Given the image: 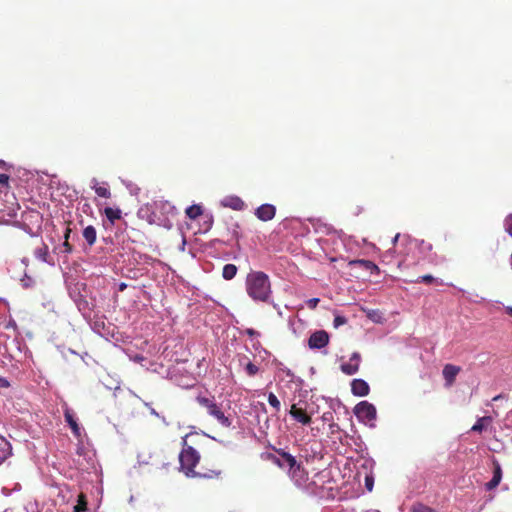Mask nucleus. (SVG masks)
Here are the masks:
<instances>
[{"label":"nucleus","mask_w":512,"mask_h":512,"mask_svg":"<svg viewBox=\"0 0 512 512\" xmlns=\"http://www.w3.org/2000/svg\"><path fill=\"white\" fill-rule=\"evenodd\" d=\"M92 183V188L99 197L105 199H109L111 197V191L107 183L103 182L100 184L95 178L92 179Z\"/></svg>","instance_id":"obj_17"},{"label":"nucleus","mask_w":512,"mask_h":512,"mask_svg":"<svg viewBox=\"0 0 512 512\" xmlns=\"http://www.w3.org/2000/svg\"><path fill=\"white\" fill-rule=\"evenodd\" d=\"M165 208H171V206L168 202L154 201L151 204H147L146 208L145 209L142 208L140 212L150 211L151 213L147 216V221L150 224L161 225V224H163L164 220H162L160 217L157 216L156 211L164 210Z\"/></svg>","instance_id":"obj_5"},{"label":"nucleus","mask_w":512,"mask_h":512,"mask_svg":"<svg viewBox=\"0 0 512 512\" xmlns=\"http://www.w3.org/2000/svg\"><path fill=\"white\" fill-rule=\"evenodd\" d=\"M104 214L111 223H114L116 220L121 218V211L111 207H106L104 209Z\"/></svg>","instance_id":"obj_24"},{"label":"nucleus","mask_w":512,"mask_h":512,"mask_svg":"<svg viewBox=\"0 0 512 512\" xmlns=\"http://www.w3.org/2000/svg\"><path fill=\"white\" fill-rule=\"evenodd\" d=\"M289 414L302 425H309L311 423V416L307 413L305 408L298 406V404L291 406Z\"/></svg>","instance_id":"obj_8"},{"label":"nucleus","mask_w":512,"mask_h":512,"mask_svg":"<svg viewBox=\"0 0 512 512\" xmlns=\"http://www.w3.org/2000/svg\"><path fill=\"white\" fill-rule=\"evenodd\" d=\"M237 267L234 264H226L222 270V276L225 280H231L236 276Z\"/></svg>","instance_id":"obj_23"},{"label":"nucleus","mask_w":512,"mask_h":512,"mask_svg":"<svg viewBox=\"0 0 512 512\" xmlns=\"http://www.w3.org/2000/svg\"><path fill=\"white\" fill-rule=\"evenodd\" d=\"M277 453L282 457V462L284 463V467L288 466L289 470L292 472L293 476L296 474L297 471H300L301 466L297 463L294 456L291 454L283 451V450H277Z\"/></svg>","instance_id":"obj_12"},{"label":"nucleus","mask_w":512,"mask_h":512,"mask_svg":"<svg viewBox=\"0 0 512 512\" xmlns=\"http://www.w3.org/2000/svg\"><path fill=\"white\" fill-rule=\"evenodd\" d=\"M243 360H247V357H243L240 360V363L241 365L244 366V370L247 373V375L250 377L255 376L259 372V367L252 363L251 361H247L246 363H244Z\"/></svg>","instance_id":"obj_21"},{"label":"nucleus","mask_w":512,"mask_h":512,"mask_svg":"<svg viewBox=\"0 0 512 512\" xmlns=\"http://www.w3.org/2000/svg\"><path fill=\"white\" fill-rule=\"evenodd\" d=\"M399 236H400L399 234H396V235H395V237L393 238L392 242H393V244H394V245H395V244H396V242L398 241Z\"/></svg>","instance_id":"obj_45"},{"label":"nucleus","mask_w":512,"mask_h":512,"mask_svg":"<svg viewBox=\"0 0 512 512\" xmlns=\"http://www.w3.org/2000/svg\"><path fill=\"white\" fill-rule=\"evenodd\" d=\"M268 403L278 412L280 410V401L274 393H269Z\"/></svg>","instance_id":"obj_27"},{"label":"nucleus","mask_w":512,"mask_h":512,"mask_svg":"<svg viewBox=\"0 0 512 512\" xmlns=\"http://www.w3.org/2000/svg\"><path fill=\"white\" fill-rule=\"evenodd\" d=\"M354 414L362 422H371L376 419V408L367 401H361L354 408Z\"/></svg>","instance_id":"obj_4"},{"label":"nucleus","mask_w":512,"mask_h":512,"mask_svg":"<svg viewBox=\"0 0 512 512\" xmlns=\"http://www.w3.org/2000/svg\"><path fill=\"white\" fill-rule=\"evenodd\" d=\"M127 288V284L122 282L119 284V291H124Z\"/></svg>","instance_id":"obj_41"},{"label":"nucleus","mask_w":512,"mask_h":512,"mask_svg":"<svg viewBox=\"0 0 512 512\" xmlns=\"http://www.w3.org/2000/svg\"><path fill=\"white\" fill-rule=\"evenodd\" d=\"M8 387H10V382L6 378L0 376V388Z\"/></svg>","instance_id":"obj_36"},{"label":"nucleus","mask_w":512,"mask_h":512,"mask_svg":"<svg viewBox=\"0 0 512 512\" xmlns=\"http://www.w3.org/2000/svg\"><path fill=\"white\" fill-rule=\"evenodd\" d=\"M275 214L276 208L272 204H262L255 211L256 217L264 222L272 220L275 217Z\"/></svg>","instance_id":"obj_10"},{"label":"nucleus","mask_w":512,"mask_h":512,"mask_svg":"<svg viewBox=\"0 0 512 512\" xmlns=\"http://www.w3.org/2000/svg\"><path fill=\"white\" fill-rule=\"evenodd\" d=\"M195 400L201 407L205 408L207 413L214 417L223 427L228 428L231 426V420L225 416L224 412L221 410V407L216 403L214 396L207 397L204 395H198Z\"/></svg>","instance_id":"obj_3"},{"label":"nucleus","mask_w":512,"mask_h":512,"mask_svg":"<svg viewBox=\"0 0 512 512\" xmlns=\"http://www.w3.org/2000/svg\"><path fill=\"white\" fill-rule=\"evenodd\" d=\"M246 292L255 301L267 302L271 296V283L262 271H251L246 277Z\"/></svg>","instance_id":"obj_2"},{"label":"nucleus","mask_w":512,"mask_h":512,"mask_svg":"<svg viewBox=\"0 0 512 512\" xmlns=\"http://www.w3.org/2000/svg\"><path fill=\"white\" fill-rule=\"evenodd\" d=\"M494 470H493V477L492 479L485 484L486 490L490 491L495 489L502 479V469L500 464L495 460L493 462Z\"/></svg>","instance_id":"obj_13"},{"label":"nucleus","mask_w":512,"mask_h":512,"mask_svg":"<svg viewBox=\"0 0 512 512\" xmlns=\"http://www.w3.org/2000/svg\"><path fill=\"white\" fill-rule=\"evenodd\" d=\"M505 311H506V313H507L508 315H510V316L512 317V307H511V306H507V307L505 308Z\"/></svg>","instance_id":"obj_43"},{"label":"nucleus","mask_w":512,"mask_h":512,"mask_svg":"<svg viewBox=\"0 0 512 512\" xmlns=\"http://www.w3.org/2000/svg\"><path fill=\"white\" fill-rule=\"evenodd\" d=\"M492 422V417L490 416H484L479 418L476 423L472 426L471 430L474 432L481 433L484 428Z\"/></svg>","instance_id":"obj_20"},{"label":"nucleus","mask_w":512,"mask_h":512,"mask_svg":"<svg viewBox=\"0 0 512 512\" xmlns=\"http://www.w3.org/2000/svg\"><path fill=\"white\" fill-rule=\"evenodd\" d=\"M87 511V498L84 493L78 495L77 504L74 506L73 512H86Z\"/></svg>","instance_id":"obj_25"},{"label":"nucleus","mask_w":512,"mask_h":512,"mask_svg":"<svg viewBox=\"0 0 512 512\" xmlns=\"http://www.w3.org/2000/svg\"><path fill=\"white\" fill-rule=\"evenodd\" d=\"M350 266H359L367 271H369L371 274H379L380 270L379 267L370 260L365 259H356L349 262Z\"/></svg>","instance_id":"obj_15"},{"label":"nucleus","mask_w":512,"mask_h":512,"mask_svg":"<svg viewBox=\"0 0 512 512\" xmlns=\"http://www.w3.org/2000/svg\"><path fill=\"white\" fill-rule=\"evenodd\" d=\"M271 462L279 466L280 468H284V463L282 462V457H277L276 455L269 454L267 457Z\"/></svg>","instance_id":"obj_31"},{"label":"nucleus","mask_w":512,"mask_h":512,"mask_svg":"<svg viewBox=\"0 0 512 512\" xmlns=\"http://www.w3.org/2000/svg\"><path fill=\"white\" fill-rule=\"evenodd\" d=\"M504 398V396L502 394H499L497 396H495L492 401H500V399Z\"/></svg>","instance_id":"obj_44"},{"label":"nucleus","mask_w":512,"mask_h":512,"mask_svg":"<svg viewBox=\"0 0 512 512\" xmlns=\"http://www.w3.org/2000/svg\"><path fill=\"white\" fill-rule=\"evenodd\" d=\"M9 182V176L7 174H0V184L1 185H8Z\"/></svg>","instance_id":"obj_35"},{"label":"nucleus","mask_w":512,"mask_h":512,"mask_svg":"<svg viewBox=\"0 0 512 512\" xmlns=\"http://www.w3.org/2000/svg\"><path fill=\"white\" fill-rule=\"evenodd\" d=\"M187 437L188 435L183 437V447L179 453L180 471L183 472L185 476L189 478H218L221 475V470L219 469H207L205 471L199 472L195 470L196 466L200 462L201 457L198 451H196L192 446L187 444Z\"/></svg>","instance_id":"obj_1"},{"label":"nucleus","mask_w":512,"mask_h":512,"mask_svg":"<svg viewBox=\"0 0 512 512\" xmlns=\"http://www.w3.org/2000/svg\"><path fill=\"white\" fill-rule=\"evenodd\" d=\"M351 392L358 397L367 396L370 392L368 383L363 379H354L351 382Z\"/></svg>","instance_id":"obj_11"},{"label":"nucleus","mask_w":512,"mask_h":512,"mask_svg":"<svg viewBox=\"0 0 512 512\" xmlns=\"http://www.w3.org/2000/svg\"><path fill=\"white\" fill-rule=\"evenodd\" d=\"M63 247H64V251L66 253H71L72 250H73V248H72L71 244L69 243V241H64Z\"/></svg>","instance_id":"obj_37"},{"label":"nucleus","mask_w":512,"mask_h":512,"mask_svg":"<svg viewBox=\"0 0 512 512\" xmlns=\"http://www.w3.org/2000/svg\"><path fill=\"white\" fill-rule=\"evenodd\" d=\"M246 333H247L248 335H250V336H253V335L257 334V332H256L255 330H253V329H247V330H246Z\"/></svg>","instance_id":"obj_42"},{"label":"nucleus","mask_w":512,"mask_h":512,"mask_svg":"<svg viewBox=\"0 0 512 512\" xmlns=\"http://www.w3.org/2000/svg\"><path fill=\"white\" fill-rule=\"evenodd\" d=\"M320 299L319 298H311L307 300L306 304L309 309H315L317 305L319 304Z\"/></svg>","instance_id":"obj_34"},{"label":"nucleus","mask_w":512,"mask_h":512,"mask_svg":"<svg viewBox=\"0 0 512 512\" xmlns=\"http://www.w3.org/2000/svg\"><path fill=\"white\" fill-rule=\"evenodd\" d=\"M460 371H461V367L453 365V364H446L443 367L442 374H443V378L445 380V385L447 387H450L454 384L456 377Z\"/></svg>","instance_id":"obj_9"},{"label":"nucleus","mask_w":512,"mask_h":512,"mask_svg":"<svg viewBox=\"0 0 512 512\" xmlns=\"http://www.w3.org/2000/svg\"><path fill=\"white\" fill-rule=\"evenodd\" d=\"M411 512H436L435 509L421 503V502H416L414 503L412 506H411V509H410Z\"/></svg>","instance_id":"obj_26"},{"label":"nucleus","mask_w":512,"mask_h":512,"mask_svg":"<svg viewBox=\"0 0 512 512\" xmlns=\"http://www.w3.org/2000/svg\"><path fill=\"white\" fill-rule=\"evenodd\" d=\"M221 205L236 211H241L245 207L244 201L238 196H227L221 201Z\"/></svg>","instance_id":"obj_14"},{"label":"nucleus","mask_w":512,"mask_h":512,"mask_svg":"<svg viewBox=\"0 0 512 512\" xmlns=\"http://www.w3.org/2000/svg\"><path fill=\"white\" fill-rule=\"evenodd\" d=\"M374 486V477L372 474L366 475L365 477V487L366 489L371 492L373 490Z\"/></svg>","instance_id":"obj_30"},{"label":"nucleus","mask_w":512,"mask_h":512,"mask_svg":"<svg viewBox=\"0 0 512 512\" xmlns=\"http://www.w3.org/2000/svg\"><path fill=\"white\" fill-rule=\"evenodd\" d=\"M12 455V446L4 437H0V465Z\"/></svg>","instance_id":"obj_18"},{"label":"nucleus","mask_w":512,"mask_h":512,"mask_svg":"<svg viewBox=\"0 0 512 512\" xmlns=\"http://www.w3.org/2000/svg\"><path fill=\"white\" fill-rule=\"evenodd\" d=\"M346 322H347V319L344 316L338 315L334 318L333 324H334V327L337 328L341 325H344Z\"/></svg>","instance_id":"obj_33"},{"label":"nucleus","mask_w":512,"mask_h":512,"mask_svg":"<svg viewBox=\"0 0 512 512\" xmlns=\"http://www.w3.org/2000/svg\"><path fill=\"white\" fill-rule=\"evenodd\" d=\"M83 237L89 246H93L97 239V232L94 226L89 225L83 230Z\"/></svg>","instance_id":"obj_19"},{"label":"nucleus","mask_w":512,"mask_h":512,"mask_svg":"<svg viewBox=\"0 0 512 512\" xmlns=\"http://www.w3.org/2000/svg\"><path fill=\"white\" fill-rule=\"evenodd\" d=\"M326 415H327V414H324V415H323V418H324L325 420H328V417H326Z\"/></svg>","instance_id":"obj_46"},{"label":"nucleus","mask_w":512,"mask_h":512,"mask_svg":"<svg viewBox=\"0 0 512 512\" xmlns=\"http://www.w3.org/2000/svg\"><path fill=\"white\" fill-rule=\"evenodd\" d=\"M185 213L188 218L195 220L203 213L202 206L194 204L186 208Z\"/></svg>","instance_id":"obj_22"},{"label":"nucleus","mask_w":512,"mask_h":512,"mask_svg":"<svg viewBox=\"0 0 512 512\" xmlns=\"http://www.w3.org/2000/svg\"><path fill=\"white\" fill-rule=\"evenodd\" d=\"M421 245L424 247V249L431 250L432 245L430 243H426L424 240L421 241Z\"/></svg>","instance_id":"obj_39"},{"label":"nucleus","mask_w":512,"mask_h":512,"mask_svg":"<svg viewBox=\"0 0 512 512\" xmlns=\"http://www.w3.org/2000/svg\"><path fill=\"white\" fill-rule=\"evenodd\" d=\"M64 418L66 423L70 426L74 436L79 438L81 436V429L74 417L73 412L69 408L65 409Z\"/></svg>","instance_id":"obj_16"},{"label":"nucleus","mask_w":512,"mask_h":512,"mask_svg":"<svg viewBox=\"0 0 512 512\" xmlns=\"http://www.w3.org/2000/svg\"><path fill=\"white\" fill-rule=\"evenodd\" d=\"M435 281L434 277L430 274H426V275H423V276H419L415 282L416 283H421V282H424L426 284H431Z\"/></svg>","instance_id":"obj_28"},{"label":"nucleus","mask_w":512,"mask_h":512,"mask_svg":"<svg viewBox=\"0 0 512 512\" xmlns=\"http://www.w3.org/2000/svg\"><path fill=\"white\" fill-rule=\"evenodd\" d=\"M47 255H48V251H47V246H45V245L36 250V256L43 261H46Z\"/></svg>","instance_id":"obj_29"},{"label":"nucleus","mask_w":512,"mask_h":512,"mask_svg":"<svg viewBox=\"0 0 512 512\" xmlns=\"http://www.w3.org/2000/svg\"><path fill=\"white\" fill-rule=\"evenodd\" d=\"M361 363V355L359 352H353L350 356L349 362L342 363L340 365V370L345 375H354L359 371Z\"/></svg>","instance_id":"obj_6"},{"label":"nucleus","mask_w":512,"mask_h":512,"mask_svg":"<svg viewBox=\"0 0 512 512\" xmlns=\"http://www.w3.org/2000/svg\"><path fill=\"white\" fill-rule=\"evenodd\" d=\"M330 430H331L332 433H334L335 431L339 430L338 424H336V423L330 424Z\"/></svg>","instance_id":"obj_40"},{"label":"nucleus","mask_w":512,"mask_h":512,"mask_svg":"<svg viewBox=\"0 0 512 512\" xmlns=\"http://www.w3.org/2000/svg\"><path fill=\"white\" fill-rule=\"evenodd\" d=\"M505 231L512 237V216L505 219Z\"/></svg>","instance_id":"obj_32"},{"label":"nucleus","mask_w":512,"mask_h":512,"mask_svg":"<svg viewBox=\"0 0 512 512\" xmlns=\"http://www.w3.org/2000/svg\"><path fill=\"white\" fill-rule=\"evenodd\" d=\"M329 343V335L326 331L320 330L311 334L308 339V346L311 349H321Z\"/></svg>","instance_id":"obj_7"},{"label":"nucleus","mask_w":512,"mask_h":512,"mask_svg":"<svg viewBox=\"0 0 512 512\" xmlns=\"http://www.w3.org/2000/svg\"><path fill=\"white\" fill-rule=\"evenodd\" d=\"M72 230L71 228L68 226L65 230V233H64V241H69V237H70V234H71Z\"/></svg>","instance_id":"obj_38"}]
</instances>
